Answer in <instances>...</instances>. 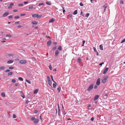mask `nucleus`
<instances>
[{"instance_id": "nucleus-20", "label": "nucleus", "mask_w": 125, "mask_h": 125, "mask_svg": "<svg viewBox=\"0 0 125 125\" xmlns=\"http://www.w3.org/2000/svg\"><path fill=\"white\" fill-rule=\"evenodd\" d=\"M0 69L1 70H4L6 68L4 66H2L0 67Z\"/></svg>"}, {"instance_id": "nucleus-50", "label": "nucleus", "mask_w": 125, "mask_h": 125, "mask_svg": "<svg viewBox=\"0 0 125 125\" xmlns=\"http://www.w3.org/2000/svg\"><path fill=\"white\" fill-rule=\"evenodd\" d=\"M62 112L63 114L64 115H65L66 114V113L65 112L64 110H62Z\"/></svg>"}, {"instance_id": "nucleus-58", "label": "nucleus", "mask_w": 125, "mask_h": 125, "mask_svg": "<svg viewBox=\"0 0 125 125\" xmlns=\"http://www.w3.org/2000/svg\"><path fill=\"white\" fill-rule=\"evenodd\" d=\"M51 78H52V81L54 82H55V81L53 80V76H52V75H51Z\"/></svg>"}, {"instance_id": "nucleus-34", "label": "nucleus", "mask_w": 125, "mask_h": 125, "mask_svg": "<svg viewBox=\"0 0 125 125\" xmlns=\"http://www.w3.org/2000/svg\"><path fill=\"white\" fill-rule=\"evenodd\" d=\"M49 68L51 70H52V66L51 65H50L49 66Z\"/></svg>"}, {"instance_id": "nucleus-24", "label": "nucleus", "mask_w": 125, "mask_h": 125, "mask_svg": "<svg viewBox=\"0 0 125 125\" xmlns=\"http://www.w3.org/2000/svg\"><path fill=\"white\" fill-rule=\"evenodd\" d=\"M100 49L101 50H103V46L102 45V44H101V45H100Z\"/></svg>"}, {"instance_id": "nucleus-6", "label": "nucleus", "mask_w": 125, "mask_h": 125, "mask_svg": "<svg viewBox=\"0 0 125 125\" xmlns=\"http://www.w3.org/2000/svg\"><path fill=\"white\" fill-rule=\"evenodd\" d=\"M39 121V119H35L33 121V123L35 124H37Z\"/></svg>"}, {"instance_id": "nucleus-31", "label": "nucleus", "mask_w": 125, "mask_h": 125, "mask_svg": "<svg viewBox=\"0 0 125 125\" xmlns=\"http://www.w3.org/2000/svg\"><path fill=\"white\" fill-rule=\"evenodd\" d=\"M46 4L49 5H51V3L50 2H49L48 1H47L46 2Z\"/></svg>"}, {"instance_id": "nucleus-13", "label": "nucleus", "mask_w": 125, "mask_h": 125, "mask_svg": "<svg viewBox=\"0 0 125 125\" xmlns=\"http://www.w3.org/2000/svg\"><path fill=\"white\" fill-rule=\"evenodd\" d=\"M20 94L21 95V96L23 98L25 97V95L23 93L22 91H21L20 92Z\"/></svg>"}, {"instance_id": "nucleus-28", "label": "nucleus", "mask_w": 125, "mask_h": 125, "mask_svg": "<svg viewBox=\"0 0 125 125\" xmlns=\"http://www.w3.org/2000/svg\"><path fill=\"white\" fill-rule=\"evenodd\" d=\"M31 102V100L29 101L28 100H27L25 102V103L26 104H27L28 103Z\"/></svg>"}, {"instance_id": "nucleus-33", "label": "nucleus", "mask_w": 125, "mask_h": 125, "mask_svg": "<svg viewBox=\"0 0 125 125\" xmlns=\"http://www.w3.org/2000/svg\"><path fill=\"white\" fill-rule=\"evenodd\" d=\"M58 112H60V107L58 104Z\"/></svg>"}, {"instance_id": "nucleus-48", "label": "nucleus", "mask_w": 125, "mask_h": 125, "mask_svg": "<svg viewBox=\"0 0 125 125\" xmlns=\"http://www.w3.org/2000/svg\"><path fill=\"white\" fill-rule=\"evenodd\" d=\"M42 114H41L40 116V119L42 121Z\"/></svg>"}, {"instance_id": "nucleus-12", "label": "nucleus", "mask_w": 125, "mask_h": 125, "mask_svg": "<svg viewBox=\"0 0 125 125\" xmlns=\"http://www.w3.org/2000/svg\"><path fill=\"white\" fill-rule=\"evenodd\" d=\"M108 68H106L104 70L103 72V74H105V73H106L107 72V71L108 70Z\"/></svg>"}, {"instance_id": "nucleus-18", "label": "nucleus", "mask_w": 125, "mask_h": 125, "mask_svg": "<svg viewBox=\"0 0 125 125\" xmlns=\"http://www.w3.org/2000/svg\"><path fill=\"white\" fill-rule=\"evenodd\" d=\"M108 95V94H104L103 96V98L105 99H106L107 98Z\"/></svg>"}, {"instance_id": "nucleus-42", "label": "nucleus", "mask_w": 125, "mask_h": 125, "mask_svg": "<svg viewBox=\"0 0 125 125\" xmlns=\"http://www.w3.org/2000/svg\"><path fill=\"white\" fill-rule=\"evenodd\" d=\"M108 94V91L107 90L105 91H104V94Z\"/></svg>"}, {"instance_id": "nucleus-62", "label": "nucleus", "mask_w": 125, "mask_h": 125, "mask_svg": "<svg viewBox=\"0 0 125 125\" xmlns=\"http://www.w3.org/2000/svg\"><path fill=\"white\" fill-rule=\"evenodd\" d=\"M104 64V62H102L100 63L99 65H102L103 64Z\"/></svg>"}, {"instance_id": "nucleus-3", "label": "nucleus", "mask_w": 125, "mask_h": 125, "mask_svg": "<svg viewBox=\"0 0 125 125\" xmlns=\"http://www.w3.org/2000/svg\"><path fill=\"white\" fill-rule=\"evenodd\" d=\"M47 79L48 80V82L49 85L51 86V79L50 77L49 76L47 77Z\"/></svg>"}, {"instance_id": "nucleus-47", "label": "nucleus", "mask_w": 125, "mask_h": 125, "mask_svg": "<svg viewBox=\"0 0 125 125\" xmlns=\"http://www.w3.org/2000/svg\"><path fill=\"white\" fill-rule=\"evenodd\" d=\"M44 5V3H40L39 5V6H40L41 5Z\"/></svg>"}, {"instance_id": "nucleus-5", "label": "nucleus", "mask_w": 125, "mask_h": 125, "mask_svg": "<svg viewBox=\"0 0 125 125\" xmlns=\"http://www.w3.org/2000/svg\"><path fill=\"white\" fill-rule=\"evenodd\" d=\"M26 62V61L25 60H21L19 61V63L21 64H25Z\"/></svg>"}, {"instance_id": "nucleus-64", "label": "nucleus", "mask_w": 125, "mask_h": 125, "mask_svg": "<svg viewBox=\"0 0 125 125\" xmlns=\"http://www.w3.org/2000/svg\"><path fill=\"white\" fill-rule=\"evenodd\" d=\"M18 10H13V11L14 12H16L18 11Z\"/></svg>"}, {"instance_id": "nucleus-57", "label": "nucleus", "mask_w": 125, "mask_h": 125, "mask_svg": "<svg viewBox=\"0 0 125 125\" xmlns=\"http://www.w3.org/2000/svg\"><path fill=\"white\" fill-rule=\"evenodd\" d=\"M13 118H15L16 117L15 115L13 114Z\"/></svg>"}, {"instance_id": "nucleus-26", "label": "nucleus", "mask_w": 125, "mask_h": 125, "mask_svg": "<svg viewBox=\"0 0 125 125\" xmlns=\"http://www.w3.org/2000/svg\"><path fill=\"white\" fill-rule=\"evenodd\" d=\"M77 14V10H75L73 12V14L75 15H76Z\"/></svg>"}, {"instance_id": "nucleus-45", "label": "nucleus", "mask_w": 125, "mask_h": 125, "mask_svg": "<svg viewBox=\"0 0 125 125\" xmlns=\"http://www.w3.org/2000/svg\"><path fill=\"white\" fill-rule=\"evenodd\" d=\"M19 16H15L14 17V18L15 19H18L19 18Z\"/></svg>"}, {"instance_id": "nucleus-22", "label": "nucleus", "mask_w": 125, "mask_h": 125, "mask_svg": "<svg viewBox=\"0 0 125 125\" xmlns=\"http://www.w3.org/2000/svg\"><path fill=\"white\" fill-rule=\"evenodd\" d=\"M38 89H36L35 90L34 92V94H36L38 92Z\"/></svg>"}, {"instance_id": "nucleus-52", "label": "nucleus", "mask_w": 125, "mask_h": 125, "mask_svg": "<svg viewBox=\"0 0 125 125\" xmlns=\"http://www.w3.org/2000/svg\"><path fill=\"white\" fill-rule=\"evenodd\" d=\"M89 15V13H87L86 14V16L87 17H88Z\"/></svg>"}, {"instance_id": "nucleus-55", "label": "nucleus", "mask_w": 125, "mask_h": 125, "mask_svg": "<svg viewBox=\"0 0 125 125\" xmlns=\"http://www.w3.org/2000/svg\"><path fill=\"white\" fill-rule=\"evenodd\" d=\"M94 117H92L91 119V120L92 121H94Z\"/></svg>"}, {"instance_id": "nucleus-36", "label": "nucleus", "mask_w": 125, "mask_h": 125, "mask_svg": "<svg viewBox=\"0 0 125 125\" xmlns=\"http://www.w3.org/2000/svg\"><path fill=\"white\" fill-rule=\"evenodd\" d=\"M62 8L63 13L64 14L65 12V10L64 9V8L63 7H62Z\"/></svg>"}, {"instance_id": "nucleus-51", "label": "nucleus", "mask_w": 125, "mask_h": 125, "mask_svg": "<svg viewBox=\"0 0 125 125\" xmlns=\"http://www.w3.org/2000/svg\"><path fill=\"white\" fill-rule=\"evenodd\" d=\"M12 82L13 83H15V82H16V81H15V79H13L12 80Z\"/></svg>"}, {"instance_id": "nucleus-10", "label": "nucleus", "mask_w": 125, "mask_h": 125, "mask_svg": "<svg viewBox=\"0 0 125 125\" xmlns=\"http://www.w3.org/2000/svg\"><path fill=\"white\" fill-rule=\"evenodd\" d=\"M93 49H94V52H96L97 55V56L99 55V54L98 52H97V51L96 50V48L95 47H94L93 48Z\"/></svg>"}, {"instance_id": "nucleus-53", "label": "nucleus", "mask_w": 125, "mask_h": 125, "mask_svg": "<svg viewBox=\"0 0 125 125\" xmlns=\"http://www.w3.org/2000/svg\"><path fill=\"white\" fill-rule=\"evenodd\" d=\"M80 5L81 6H83V4L82 2H81L80 4Z\"/></svg>"}, {"instance_id": "nucleus-38", "label": "nucleus", "mask_w": 125, "mask_h": 125, "mask_svg": "<svg viewBox=\"0 0 125 125\" xmlns=\"http://www.w3.org/2000/svg\"><path fill=\"white\" fill-rule=\"evenodd\" d=\"M18 79L21 81H23V79L21 77H19Z\"/></svg>"}, {"instance_id": "nucleus-32", "label": "nucleus", "mask_w": 125, "mask_h": 125, "mask_svg": "<svg viewBox=\"0 0 125 125\" xmlns=\"http://www.w3.org/2000/svg\"><path fill=\"white\" fill-rule=\"evenodd\" d=\"M42 16V15H39L38 14V16H37V18H41Z\"/></svg>"}, {"instance_id": "nucleus-19", "label": "nucleus", "mask_w": 125, "mask_h": 125, "mask_svg": "<svg viewBox=\"0 0 125 125\" xmlns=\"http://www.w3.org/2000/svg\"><path fill=\"white\" fill-rule=\"evenodd\" d=\"M38 16V14H33L32 15V16L33 18H35L36 17L37 18V16Z\"/></svg>"}, {"instance_id": "nucleus-60", "label": "nucleus", "mask_w": 125, "mask_h": 125, "mask_svg": "<svg viewBox=\"0 0 125 125\" xmlns=\"http://www.w3.org/2000/svg\"><path fill=\"white\" fill-rule=\"evenodd\" d=\"M97 86L96 85H95L94 87V88L95 89L97 88Z\"/></svg>"}, {"instance_id": "nucleus-17", "label": "nucleus", "mask_w": 125, "mask_h": 125, "mask_svg": "<svg viewBox=\"0 0 125 125\" xmlns=\"http://www.w3.org/2000/svg\"><path fill=\"white\" fill-rule=\"evenodd\" d=\"M81 61V59L80 57L78 58L77 60V62L78 63H80Z\"/></svg>"}, {"instance_id": "nucleus-61", "label": "nucleus", "mask_w": 125, "mask_h": 125, "mask_svg": "<svg viewBox=\"0 0 125 125\" xmlns=\"http://www.w3.org/2000/svg\"><path fill=\"white\" fill-rule=\"evenodd\" d=\"M14 5V4L13 3H11L10 4V6H12Z\"/></svg>"}, {"instance_id": "nucleus-1", "label": "nucleus", "mask_w": 125, "mask_h": 125, "mask_svg": "<svg viewBox=\"0 0 125 125\" xmlns=\"http://www.w3.org/2000/svg\"><path fill=\"white\" fill-rule=\"evenodd\" d=\"M108 78V76L107 75L105 76L102 78V82L103 83H104L105 82L106 80Z\"/></svg>"}, {"instance_id": "nucleus-2", "label": "nucleus", "mask_w": 125, "mask_h": 125, "mask_svg": "<svg viewBox=\"0 0 125 125\" xmlns=\"http://www.w3.org/2000/svg\"><path fill=\"white\" fill-rule=\"evenodd\" d=\"M94 84H92L89 86L87 90L88 91L90 92L91 90H92Z\"/></svg>"}, {"instance_id": "nucleus-40", "label": "nucleus", "mask_w": 125, "mask_h": 125, "mask_svg": "<svg viewBox=\"0 0 125 125\" xmlns=\"http://www.w3.org/2000/svg\"><path fill=\"white\" fill-rule=\"evenodd\" d=\"M33 8V6H29V8L30 9H32Z\"/></svg>"}, {"instance_id": "nucleus-4", "label": "nucleus", "mask_w": 125, "mask_h": 125, "mask_svg": "<svg viewBox=\"0 0 125 125\" xmlns=\"http://www.w3.org/2000/svg\"><path fill=\"white\" fill-rule=\"evenodd\" d=\"M9 14V12H5L2 15V17H6Z\"/></svg>"}, {"instance_id": "nucleus-21", "label": "nucleus", "mask_w": 125, "mask_h": 125, "mask_svg": "<svg viewBox=\"0 0 125 125\" xmlns=\"http://www.w3.org/2000/svg\"><path fill=\"white\" fill-rule=\"evenodd\" d=\"M55 83H53V87L54 88H55L56 87V85L57 84V83L55 82H54Z\"/></svg>"}, {"instance_id": "nucleus-11", "label": "nucleus", "mask_w": 125, "mask_h": 125, "mask_svg": "<svg viewBox=\"0 0 125 125\" xmlns=\"http://www.w3.org/2000/svg\"><path fill=\"white\" fill-rule=\"evenodd\" d=\"M59 51L58 50H56L55 52V56H58L59 54Z\"/></svg>"}, {"instance_id": "nucleus-56", "label": "nucleus", "mask_w": 125, "mask_h": 125, "mask_svg": "<svg viewBox=\"0 0 125 125\" xmlns=\"http://www.w3.org/2000/svg\"><path fill=\"white\" fill-rule=\"evenodd\" d=\"M38 112V111L37 110H35L34 113L35 114H36Z\"/></svg>"}, {"instance_id": "nucleus-49", "label": "nucleus", "mask_w": 125, "mask_h": 125, "mask_svg": "<svg viewBox=\"0 0 125 125\" xmlns=\"http://www.w3.org/2000/svg\"><path fill=\"white\" fill-rule=\"evenodd\" d=\"M18 6H23V4H19L18 5Z\"/></svg>"}, {"instance_id": "nucleus-9", "label": "nucleus", "mask_w": 125, "mask_h": 125, "mask_svg": "<svg viewBox=\"0 0 125 125\" xmlns=\"http://www.w3.org/2000/svg\"><path fill=\"white\" fill-rule=\"evenodd\" d=\"M55 21V19H54L52 18L49 21V23H52V22H53L54 21Z\"/></svg>"}, {"instance_id": "nucleus-43", "label": "nucleus", "mask_w": 125, "mask_h": 125, "mask_svg": "<svg viewBox=\"0 0 125 125\" xmlns=\"http://www.w3.org/2000/svg\"><path fill=\"white\" fill-rule=\"evenodd\" d=\"M9 69H13L14 68V67L12 66H11V67H9Z\"/></svg>"}, {"instance_id": "nucleus-37", "label": "nucleus", "mask_w": 125, "mask_h": 125, "mask_svg": "<svg viewBox=\"0 0 125 125\" xmlns=\"http://www.w3.org/2000/svg\"><path fill=\"white\" fill-rule=\"evenodd\" d=\"M58 49L60 51H61L62 50V48L60 46H59L58 48Z\"/></svg>"}, {"instance_id": "nucleus-7", "label": "nucleus", "mask_w": 125, "mask_h": 125, "mask_svg": "<svg viewBox=\"0 0 125 125\" xmlns=\"http://www.w3.org/2000/svg\"><path fill=\"white\" fill-rule=\"evenodd\" d=\"M100 83V79L99 78H98L97 81V82H96V84L98 85H99Z\"/></svg>"}, {"instance_id": "nucleus-29", "label": "nucleus", "mask_w": 125, "mask_h": 125, "mask_svg": "<svg viewBox=\"0 0 125 125\" xmlns=\"http://www.w3.org/2000/svg\"><path fill=\"white\" fill-rule=\"evenodd\" d=\"M56 48H57V46H55L54 47H53L52 48V50L53 51H54L56 49Z\"/></svg>"}, {"instance_id": "nucleus-27", "label": "nucleus", "mask_w": 125, "mask_h": 125, "mask_svg": "<svg viewBox=\"0 0 125 125\" xmlns=\"http://www.w3.org/2000/svg\"><path fill=\"white\" fill-rule=\"evenodd\" d=\"M12 74H13V73L12 72H9L8 73V76H10V75H11Z\"/></svg>"}, {"instance_id": "nucleus-59", "label": "nucleus", "mask_w": 125, "mask_h": 125, "mask_svg": "<svg viewBox=\"0 0 125 125\" xmlns=\"http://www.w3.org/2000/svg\"><path fill=\"white\" fill-rule=\"evenodd\" d=\"M25 15V14L23 13V14H21V15H21V16H24V15Z\"/></svg>"}, {"instance_id": "nucleus-63", "label": "nucleus", "mask_w": 125, "mask_h": 125, "mask_svg": "<svg viewBox=\"0 0 125 125\" xmlns=\"http://www.w3.org/2000/svg\"><path fill=\"white\" fill-rule=\"evenodd\" d=\"M120 3H122V4H123L124 3L123 1V0H121Z\"/></svg>"}, {"instance_id": "nucleus-39", "label": "nucleus", "mask_w": 125, "mask_h": 125, "mask_svg": "<svg viewBox=\"0 0 125 125\" xmlns=\"http://www.w3.org/2000/svg\"><path fill=\"white\" fill-rule=\"evenodd\" d=\"M11 36L10 34H7L6 35V37H11Z\"/></svg>"}, {"instance_id": "nucleus-46", "label": "nucleus", "mask_w": 125, "mask_h": 125, "mask_svg": "<svg viewBox=\"0 0 125 125\" xmlns=\"http://www.w3.org/2000/svg\"><path fill=\"white\" fill-rule=\"evenodd\" d=\"M13 17V16L12 15H10L8 16V18L9 19L12 18Z\"/></svg>"}, {"instance_id": "nucleus-8", "label": "nucleus", "mask_w": 125, "mask_h": 125, "mask_svg": "<svg viewBox=\"0 0 125 125\" xmlns=\"http://www.w3.org/2000/svg\"><path fill=\"white\" fill-rule=\"evenodd\" d=\"M99 96L98 95H95L94 97V101H95L97 100L99 97Z\"/></svg>"}, {"instance_id": "nucleus-54", "label": "nucleus", "mask_w": 125, "mask_h": 125, "mask_svg": "<svg viewBox=\"0 0 125 125\" xmlns=\"http://www.w3.org/2000/svg\"><path fill=\"white\" fill-rule=\"evenodd\" d=\"M125 42V39H123L122 41H121V43H123Z\"/></svg>"}, {"instance_id": "nucleus-25", "label": "nucleus", "mask_w": 125, "mask_h": 125, "mask_svg": "<svg viewBox=\"0 0 125 125\" xmlns=\"http://www.w3.org/2000/svg\"><path fill=\"white\" fill-rule=\"evenodd\" d=\"M61 87L60 86H59V87L57 88V90L59 92H60L61 91Z\"/></svg>"}, {"instance_id": "nucleus-15", "label": "nucleus", "mask_w": 125, "mask_h": 125, "mask_svg": "<svg viewBox=\"0 0 125 125\" xmlns=\"http://www.w3.org/2000/svg\"><path fill=\"white\" fill-rule=\"evenodd\" d=\"M38 23V22L37 21H33L31 22V24H37Z\"/></svg>"}, {"instance_id": "nucleus-30", "label": "nucleus", "mask_w": 125, "mask_h": 125, "mask_svg": "<svg viewBox=\"0 0 125 125\" xmlns=\"http://www.w3.org/2000/svg\"><path fill=\"white\" fill-rule=\"evenodd\" d=\"M35 119V117H33L31 118V121H32L34 120Z\"/></svg>"}, {"instance_id": "nucleus-44", "label": "nucleus", "mask_w": 125, "mask_h": 125, "mask_svg": "<svg viewBox=\"0 0 125 125\" xmlns=\"http://www.w3.org/2000/svg\"><path fill=\"white\" fill-rule=\"evenodd\" d=\"M10 70L7 69V70H5V72L7 73V72H10Z\"/></svg>"}, {"instance_id": "nucleus-23", "label": "nucleus", "mask_w": 125, "mask_h": 125, "mask_svg": "<svg viewBox=\"0 0 125 125\" xmlns=\"http://www.w3.org/2000/svg\"><path fill=\"white\" fill-rule=\"evenodd\" d=\"M103 7L105 8L104 10H105V8L107 7V3H106L104 5H103Z\"/></svg>"}, {"instance_id": "nucleus-35", "label": "nucleus", "mask_w": 125, "mask_h": 125, "mask_svg": "<svg viewBox=\"0 0 125 125\" xmlns=\"http://www.w3.org/2000/svg\"><path fill=\"white\" fill-rule=\"evenodd\" d=\"M1 95L2 97H4L5 96V94L3 93H2L1 94Z\"/></svg>"}, {"instance_id": "nucleus-14", "label": "nucleus", "mask_w": 125, "mask_h": 125, "mask_svg": "<svg viewBox=\"0 0 125 125\" xmlns=\"http://www.w3.org/2000/svg\"><path fill=\"white\" fill-rule=\"evenodd\" d=\"M52 43V42L51 40H49V41L47 43V44L48 46H50Z\"/></svg>"}, {"instance_id": "nucleus-16", "label": "nucleus", "mask_w": 125, "mask_h": 125, "mask_svg": "<svg viewBox=\"0 0 125 125\" xmlns=\"http://www.w3.org/2000/svg\"><path fill=\"white\" fill-rule=\"evenodd\" d=\"M13 62V61L12 60H10L9 61H8L7 62V64H10L11 63H12Z\"/></svg>"}, {"instance_id": "nucleus-41", "label": "nucleus", "mask_w": 125, "mask_h": 125, "mask_svg": "<svg viewBox=\"0 0 125 125\" xmlns=\"http://www.w3.org/2000/svg\"><path fill=\"white\" fill-rule=\"evenodd\" d=\"M26 81L29 84L31 83V82L30 81L28 80H26Z\"/></svg>"}]
</instances>
